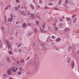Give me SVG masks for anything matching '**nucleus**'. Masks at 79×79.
Masks as SVG:
<instances>
[{
	"instance_id": "nucleus-52",
	"label": "nucleus",
	"mask_w": 79,
	"mask_h": 79,
	"mask_svg": "<svg viewBox=\"0 0 79 79\" xmlns=\"http://www.w3.org/2000/svg\"><path fill=\"white\" fill-rule=\"evenodd\" d=\"M29 58H30V57H27V60H29Z\"/></svg>"
},
{
	"instance_id": "nucleus-26",
	"label": "nucleus",
	"mask_w": 79,
	"mask_h": 79,
	"mask_svg": "<svg viewBox=\"0 0 79 79\" xmlns=\"http://www.w3.org/2000/svg\"><path fill=\"white\" fill-rule=\"evenodd\" d=\"M7 61H8V62H10V59H9V58L7 57Z\"/></svg>"
},
{
	"instance_id": "nucleus-31",
	"label": "nucleus",
	"mask_w": 79,
	"mask_h": 79,
	"mask_svg": "<svg viewBox=\"0 0 79 79\" xmlns=\"http://www.w3.org/2000/svg\"><path fill=\"white\" fill-rule=\"evenodd\" d=\"M55 30L56 31H58V28L57 27H56Z\"/></svg>"
},
{
	"instance_id": "nucleus-42",
	"label": "nucleus",
	"mask_w": 79,
	"mask_h": 79,
	"mask_svg": "<svg viewBox=\"0 0 79 79\" xmlns=\"http://www.w3.org/2000/svg\"><path fill=\"white\" fill-rule=\"evenodd\" d=\"M37 18H40V17H39V15H38L37 16H36Z\"/></svg>"
},
{
	"instance_id": "nucleus-12",
	"label": "nucleus",
	"mask_w": 79,
	"mask_h": 79,
	"mask_svg": "<svg viewBox=\"0 0 79 79\" xmlns=\"http://www.w3.org/2000/svg\"><path fill=\"white\" fill-rule=\"evenodd\" d=\"M69 28H67L64 30V31L65 32H69Z\"/></svg>"
},
{
	"instance_id": "nucleus-34",
	"label": "nucleus",
	"mask_w": 79,
	"mask_h": 79,
	"mask_svg": "<svg viewBox=\"0 0 79 79\" xmlns=\"http://www.w3.org/2000/svg\"><path fill=\"white\" fill-rule=\"evenodd\" d=\"M21 44L19 43V44L18 45V48L19 47H20V46H21Z\"/></svg>"
},
{
	"instance_id": "nucleus-23",
	"label": "nucleus",
	"mask_w": 79,
	"mask_h": 79,
	"mask_svg": "<svg viewBox=\"0 0 79 79\" xmlns=\"http://www.w3.org/2000/svg\"><path fill=\"white\" fill-rule=\"evenodd\" d=\"M15 10L17 11H18L19 10V8L18 7H15Z\"/></svg>"
},
{
	"instance_id": "nucleus-37",
	"label": "nucleus",
	"mask_w": 79,
	"mask_h": 79,
	"mask_svg": "<svg viewBox=\"0 0 79 79\" xmlns=\"http://www.w3.org/2000/svg\"><path fill=\"white\" fill-rule=\"evenodd\" d=\"M42 49H43V50H45V49H46V48H45V47H43L42 48Z\"/></svg>"
},
{
	"instance_id": "nucleus-61",
	"label": "nucleus",
	"mask_w": 79,
	"mask_h": 79,
	"mask_svg": "<svg viewBox=\"0 0 79 79\" xmlns=\"http://www.w3.org/2000/svg\"><path fill=\"white\" fill-rule=\"evenodd\" d=\"M72 17V18H74V17H75V15H73Z\"/></svg>"
},
{
	"instance_id": "nucleus-38",
	"label": "nucleus",
	"mask_w": 79,
	"mask_h": 79,
	"mask_svg": "<svg viewBox=\"0 0 79 79\" xmlns=\"http://www.w3.org/2000/svg\"><path fill=\"white\" fill-rule=\"evenodd\" d=\"M19 53H21V49L19 50Z\"/></svg>"
},
{
	"instance_id": "nucleus-46",
	"label": "nucleus",
	"mask_w": 79,
	"mask_h": 79,
	"mask_svg": "<svg viewBox=\"0 0 79 79\" xmlns=\"http://www.w3.org/2000/svg\"><path fill=\"white\" fill-rule=\"evenodd\" d=\"M55 44V43L54 42H52L51 43V44L52 45H53Z\"/></svg>"
},
{
	"instance_id": "nucleus-57",
	"label": "nucleus",
	"mask_w": 79,
	"mask_h": 79,
	"mask_svg": "<svg viewBox=\"0 0 79 79\" xmlns=\"http://www.w3.org/2000/svg\"><path fill=\"white\" fill-rule=\"evenodd\" d=\"M21 6L20 5H18V8H19H19H20V7Z\"/></svg>"
},
{
	"instance_id": "nucleus-64",
	"label": "nucleus",
	"mask_w": 79,
	"mask_h": 79,
	"mask_svg": "<svg viewBox=\"0 0 79 79\" xmlns=\"http://www.w3.org/2000/svg\"><path fill=\"white\" fill-rule=\"evenodd\" d=\"M19 12H21V10H19Z\"/></svg>"
},
{
	"instance_id": "nucleus-44",
	"label": "nucleus",
	"mask_w": 79,
	"mask_h": 79,
	"mask_svg": "<svg viewBox=\"0 0 79 79\" xmlns=\"http://www.w3.org/2000/svg\"><path fill=\"white\" fill-rule=\"evenodd\" d=\"M36 6L37 7V8H40V6L38 5Z\"/></svg>"
},
{
	"instance_id": "nucleus-15",
	"label": "nucleus",
	"mask_w": 79,
	"mask_h": 79,
	"mask_svg": "<svg viewBox=\"0 0 79 79\" xmlns=\"http://www.w3.org/2000/svg\"><path fill=\"white\" fill-rule=\"evenodd\" d=\"M71 59L70 58H68L67 60V62H68V63H70V61H71Z\"/></svg>"
},
{
	"instance_id": "nucleus-11",
	"label": "nucleus",
	"mask_w": 79,
	"mask_h": 79,
	"mask_svg": "<svg viewBox=\"0 0 79 79\" xmlns=\"http://www.w3.org/2000/svg\"><path fill=\"white\" fill-rule=\"evenodd\" d=\"M26 23H23L22 26V27L23 28H24L25 27H26Z\"/></svg>"
},
{
	"instance_id": "nucleus-24",
	"label": "nucleus",
	"mask_w": 79,
	"mask_h": 79,
	"mask_svg": "<svg viewBox=\"0 0 79 79\" xmlns=\"http://www.w3.org/2000/svg\"><path fill=\"white\" fill-rule=\"evenodd\" d=\"M48 5L50 6V5H53V3H49L48 4Z\"/></svg>"
},
{
	"instance_id": "nucleus-9",
	"label": "nucleus",
	"mask_w": 79,
	"mask_h": 79,
	"mask_svg": "<svg viewBox=\"0 0 79 79\" xmlns=\"http://www.w3.org/2000/svg\"><path fill=\"white\" fill-rule=\"evenodd\" d=\"M60 40H61V38H57L56 40V42H59V41H60Z\"/></svg>"
},
{
	"instance_id": "nucleus-45",
	"label": "nucleus",
	"mask_w": 79,
	"mask_h": 79,
	"mask_svg": "<svg viewBox=\"0 0 79 79\" xmlns=\"http://www.w3.org/2000/svg\"><path fill=\"white\" fill-rule=\"evenodd\" d=\"M1 30L2 31H4V30H3V27H2Z\"/></svg>"
},
{
	"instance_id": "nucleus-58",
	"label": "nucleus",
	"mask_w": 79,
	"mask_h": 79,
	"mask_svg": "<svg viewBox=\"0 0 79 79\" xmlns=\"http://www.w3.org/2000/svg\"><path fill=\"white\" fill-rule=\"evenodd\" d=\"M44 27H45V25H44L43 26V29H44Z\"/></svg>"
},
{
	"instance_id": "nucleus-32",
	"label": "nucleus",
	"mask_w": 79,
	"mask_h": 79,
	"mask_svg": "<svg viewBox=\"0 0 79 79\" xmlns=\"http://www.w3.org/2000/svg\"><path fill=\"white\" fill-rule=\"evenodd\" d=\"M14 51L15 52H18V49H15Z\"/></svg>"
},
{
	"instance_id": "nucleus-50",
	"label": "nucleus",
	"mask_w": 79,
	"mask_h": 79,
	"mask_svg": "<svg viewBox=\"0 0 79 79\" xmlns=\"http://www.w3.org/2000/svg\"><path fill=\"white\" fill-rule=\"evenodd\" d=\"M77 54H79V50L77 51Z\"/></svg>"
},
{
	"instance_id": "nucleus-63",
	"label": "nucleus",
	"mask_w": 79,
	"mask_h": 79,
	"mask_svg": "<svg viewBox=\"0 0 79 79\" xmlns=\"http://www.w3.org/2000/svg\"><path fill=\"white\" fill-rule=\"evenodd\" d=\"M30 13H29V12H28V15H30Z\"/></svg>"
},
{
	"instance_id": "nucleus-17",
	"label": "nucleus",
	"mask_w": 79,
	"mask_h": 79,
	"mask_svg": "<svg viewBox=\"0 0 79 79\" xmlns=\"http://www.w3.org/2000/svg\"><path fill=\"white\" fill-rule=\"evenodd\" d=\"M2 42L1 40H0V48H2Z\"/></svg>"
},
{
	"instance_id": "nucleus-29",
	"label": "nucleus",
	"mask_w": 79,
	"mask_h": 79,
	"mask_svg": "<svg viewBox=\"0 0 79 79\" xmlns=\"http://www.w3.org/2000/svg\"><path fill=\"white\" fill-rule=\"evenodd\" d=\"M68 0H65V4H68Z\"/></svg>"
},
{
	"instance_id": "nucleus-21",
	"label": "nucleus",
	"mask_w": 79,
	"mask_h": 79,
	"mask_svg": "<svg viewBox=\"0 0 79 79\" xmlns=\"http://www.w3.org/2000/svg\"><path fill=\"white\" fill-rule=\"evenodd\" d=\"M24 62V60L23 59H22L20 60L21 63H23Z\"/></svg>"
},
{
	"instance_id": "nucleus-33",
	"label": "nucleus",
	"mask_w": 79,
	"mask_h": 79,
	"mask_svg": "<svg viewBox=\"0 0 79 79\" xmlns=\"http://www.w3.org/2000/svg\"><path fill=\"white\" fill-rule=\"evenodd\" d=\"M51 37H52V39H55V37L53 35H52Z\"/></svg>"
},
{
	"instance_id": "nucleus-3",
	"label": "nucleus",
	"mask_w": 79,
	"mask_h": 79,
	"mask_svg": "<svg viewBox=\"0 0 79 79\" xmlns=\"http://www.w3.org/2000/svg\"><path fill=\"white\" fill-rule=\"evenodd\" d=\"M10 18H9L8 19V21H9V22H11L12 21V20H13V14H11L10 15Z\"/></svg>"
},
{
	"instance_id": "nucleus-49",
	"label": "nucleus",
	"mask_w": 79,
	"mask_h": 79,
	"mask_svg": "<svg viewBox=\"0 0 79 79\" xmlns=\"http://www.w3.org/2000/svg\"><path fill=\"white\" fill-rule=\"evenodd\" d=\"M23 16H26V14L25 13H24L23 14Z\"/></svg>"
},
{
	"instance_id": "nucleus-27",
	"label": "nucleus",
	"mask_w": 79,
	"mask_h": 79,
	"mask_svg": "<svg viewBox=\"0 0 79 79\" xmlns=\"http://www.w3.org/2000/svg\"><path fill=\"white\" fill-rule=\"evenodd\" d=\"M41 31L42 32H44V33H45L46 32H47L46 31H44V30H42V29H40Z\"/></svg>"
},
{
	"instance_id": "nucleus-5",
	"label": "nucleus",
	"mask_w": 79,
	"mask_h": 79,
	"mask_svg": "<svg viewBox=\"0 0 79 79\" xmlns=\"http://www.w3.org/2000/svg\"><path fill=\"white\" fill-rule=\"evenodd\" d=\"M36 58V61L38 63H39L40 62V59L39 58V57L36 56L35 57Z\"/></svg>"
},
{
	"instance_id": "nucleus-8",
	"label": "nucleus",
	"mask_w": 79,
	"mask_h": 79,
	"mask_svg": "<svg viewBox=\"0 0 79 79\" xmlns=\"http://www.w3.org/2000/svg\"><path fill=\"white\" fill-rule=\"evenodd\" d=\"M68 52H71V47L70 46H69L68 48Z\"/></svg>"
},
{
	"instance_id": "nucleus-59",
	"label": "nucleus",
	"mask_w": 79,
	"mask_h": 79,
	"mask_svg": "<svg viewBox=\"0 0 79 79\" xmlns=\"http://www.w3.org/2000/svg\"><path fill=\"white\" fill-rule=\"evenodd\" d=\"M9 79H13V78H12V77H10L9 78Z\"/></svg>"
},
{
	"instance_id": "nucleus-20",
	"label": "nucleus",
	"mask_w": 79,
	"mask_h": 79,
	"mask_svg": "<svg viewBox=\"0 0 79 79\" xmlns=\"http://www.w3.org/2000/svg\"><path fill=\"white\" fill-rule=\"evenodd\" d=\"M34 31L35 33H37V30L35 28L34 29Z\"/></svg>"
},
{
	"instance_id": "nucleus-14",
	"label": "nucleus",
	"mask_w": 79,
	"mask_h": 79,
	"mask_svg": "<svg viewBox=\"0 0 79 79\" xmlns=\"http://www.w3.org/2000/svg\"><path fill=\"white\" fill-rule=\"evenodd\" d=\"M22 73V72L21 71H18L17 72V74H18V75H21V74Z\"/></svg>"
},
{
	"instance_id": "nucleus-39",
	"label": "nucleus",
	"mask_w": 79,
	"mask_h": 79,
	"mask_svg": "<svg viewBox=\"0 0 79 79\" xmlns=\"http://www.w3.org/2000/svg\"><path fill=\"white\" fill-rule=\"evenodd\" d=\"M66 19L68 21H69V20L70 19V18L67 17L66 18Z\"/></svg>"
},
{
	"instance_id": "nucleus-10",
	"label": "nucleus",
	"mask_w": 79,
	"mask_h": 79,
	"mask_svg": "<svg viewBox=\"0 0 79 79\" xmlns=\"http://www.w3.org/2000/svg\"><path fill=\"white\" fill-rule=\"evenodd\" d=\"M34 15V14H31V19H35Z\"/></svg>"
},
{
	"instance_id": "nucleus-40",
	"label": "nucleus",
	"mask_w": 79,
	"mask_h": 79,
	"mask_svg": "<svg viewBox=\"0 0 79 79\" xmlns=\"http://www.w3.org/2000/svg\"><path fill=\"white\" fill-rule=\"evenodd\" d=\"M54 9L55 10H58L57 8H54Z\"/></svg>"
},
{
	"instance_id": "nucleus-56",
	"label": "nucleus",
	"mask_w": 79,
	"mask_h": 79,
	"mask_svg": "<svg viewBox=\"0 0 79 79\" xmlns=\"http://www.w3.org/2000/svg\"><path fill=\"white\" fill-rule=\"evenodd\" d=\"M60 21H63V19H60Z\"/></svg>"
},
{
	"instance_id": "nucleus-6",
	"label": "nucleus",
	"mask_w": 79,
	"mask_h": 79,
	"mask_svg": "<svg viewBox=\"0 0 79 79\" xmlns=\"http://www.w3.org/2000/svg\"><path fill=\"white\" fill-rule=\"evenodd\" d=\"M71 65L72 67V68L73 69V68H74V61L72 62L71 63Z\"/></svg>"
},
{
	"instance_id": "nucleus-43",
	"label": "nucleus",
	"mask_w": 79,
	"mask_h": 79,
	"mask_svg": "<svg viewBox=\"0 0 79 79\" xmlns=\"http://www.w3.org/2000/svg\"><path fill=\"white\" fill-rule=\"evenodd\" d=\"M16 0V2L17 3H19V0Z\"/></svg>"
},
{
	"instance_id": "nucleus-28",
	"label": "nucleus",
	"mask_w": 79,
	"mask_h": 79,
	"mask_svg": "<svg viewBox=\"0 0 79 79\" xmlns=\"http://www.w3.org/2000/svg\"><path fill=\"white\" fill-rule=\"evenodd\" d=\"M19 70L20 71H21V72H22V71L23 70L22 69V67L19 68Z\"/></svg>"
},
{
	"instance_id": "nucleus-4",
	"label": "nucleus",
	"mask_w": 79,
	"mask_h": 79,
	"mask_svg": "<svg viewBox=\"0 0 79 79\" xmlns=\"http://www.w3.org/2000/svg\"><path fill=\"white\" fill-rule=\"evenodd\" d=\"M18 68L15 67H13L12 69V71L14 73H16V71H18Z\"/></svg>"
},
{
	"instance_id": "nucleus-60",
	"label": "nucleus",
	"mask_w": 79,
	"mask_h": 79,
	"mask_svg": "<svg viewBox=\"0 0 79 79\" xmlns=\"http://www.w3.org/2000/svg\"><path fill=\"white\" fill-rule=\"evenodd\" d=\"M54 26H56V23L54 24Z\"/></svg>"
},
{
	"instance_id": "nucleus-13",
	"label": "nucleus",
	"mask_w": 79,
	"mask_h": 79,
	"mask_svg": "<svg viewBox=\"0 0 79 79\" xmlns=\"http://www.w3.org/2000/svg\"><path fill=\"white\" fill-rule=\"evenodd\" d=\"M30 6L31 9H32L33 10H34L35 9L34 7V6H33V5H32V4H30Z\"/></svg>"
},
{
	"instance_id": "nucleus-62",
	"label": "nucleus",
	"mask_w": 79,
	"mask_h": 79,
	"mask_svg": "<svg viewBox=\"0 0 79 79\" xmlns=\"http://www.w3.org/2000/svg\"><path fill=\"white\" fill-rule=\"evenodd\" d=\"M77 33H79V30L77 31Z\"/></svg>"
},
{
	"instance_id": "nucleus-30",
	"label": "nucleus",
	"mask_w": 79,
	"mask_h": 79,
	"mask_svg": "<svg viewBox=\"0 0 79 79\" xmlns=\"http://www.w3.org/2000/svg\"><path fill=\"white\" fill-rule=\"evenodd\" d=\"M39 2L40 4H41L42 3V0H40Z\"/></svg>"
},
{
	"instance_id": "nucleus-19",
	"label": "nucleus",
	"mask_w": 79,
	"mask_h": 79,
	"mask_svg": "<svg viewBox=\"0 0 79 79\" xmlns=\"http://www.w3.org/2000/svg\"><path fill=\"white\" fill-rule=\"evenodd\" d=\"M10 70H9L7 71V73L8 75H10V74H11V72H10Z\"/></svg>"
},
{
	"instance_id": "nucleus-47",
	"label": "nucleus",
	"mask_w": 79,
	"mask_h": 79,
	"mask_svg": "<svg viewBox=\"0 0 79 79\" xmlns=\"http://www.w3.org/2000/svg\"><path fill=\"white\" fill-rule=\"evenodd\" d=\"M10 6H11L10 5H7L8 8H10Z\"/></svg>"
},
{
	"instance_id": "nucleus-7",
	"label": "nucleus",
	"mask_w": 79,
	"mask_h": 79,
	"mask_svg": "<svg viewBox=\"0 0 79 79\" xmlns=\"http://www.w3.org/2000/svg\"><path fill=\"white\" fill-rule=\"evenodd\" d=\"M77 20V18H76V17L73 20V23H74V24H75V23H76V22Z\"/></svg>"
},
{
	"instance_id": "nucleus-48",
	"label": "nucleus",
	"mask_w": 79,
	"mask_h": 79,
	"mask_svg": "<svg viewBox=\"0 0 79 79\" xmlns=\"http://www.w3.org/2000/svg\"><path fill=\"white\" fill-rule=\"evenodd\" d=\"M27 25L28 26H31V24L30 23H27Z\"/></svg>"
},
{
	"instance_id": "nucleus-55",
	"label": "nucleus",
	"mask_w": 79,
	"mask_h": 79,
	"mask_svg": "<svg viewBox=\"0 0 79 79\" xmlns=\"http://www.w3.org/2000/svg\"><path fill=\"white\" fill-rule=\"evenodd\" d=\"M8 7H6L5 8V10H7V9H8Z\"/></svg>"
},
{
	"instance_id": "nucleus-35",
	"label": "nucleus",
	"mask_w": 79,
	"mask_h": 79,
	"mask_svg": "<svg viewBox=\"0 0 79 79\" xmlns=\"http://www.w3.org/2000/svg\"><path fill=\"white\" fill-rule=\"evenodd\" d=\"M33 1L34 3H35V2H37V0H33Z\"/></svg>"
},
{
	"instance_id": "nucleus-36",
	"label": "nucleus",
	"mask_w": 79,
	"mask_h": 79,
	"mask_svg": "<svg viewBox=\"0 0 79 79\" xmlns=\"http://www.w3.org/2000/svg\"><path fill=\"white\" fill-rule=\"evenodd\" d=\"M44 8L45 9H49V8L47 7V6H45V7H44Z\"/></svg>"
},
{
	"instance_id": "nucleus-18",
	"label": "nucleus",
	"mask_w": 79,
	"mask_h": 79,
	"mask_svg": "<svg viewBox=\"0 0 79 79\" xmlns=\"http://www.w3.org/2000/svg\"><path fill=\"white\" fill-rule=\"evenodd\" d=\"M32 35V32H30L29 33H28V35L29 36H31V35Z\"/></svg>"
},
{
	"instance_id": "nucleus-53",
	"label": "nucleus",
	"mask_w": 79,
	"mask_h": 79,
	"mask_svg": "<svg viewBox=\"0 0 79 79\" xmlns=\"http://www.w3.org/2000/svg\"><path fill=\"white\" fill-rule=\"evenodd\" d=\"M62 19H64L65 18V17L64 16H63L62 17Z\"/></svg>"
},
{
	"instance_id": "nucleus-54",
	"label": "nucleus",
	"mask_w": 79,
	"mask_h": 79,
	"mask_svg": "<svg viewBox=\"0 0 79 79\" xmlns=\"http://www.w3.org/2000/svg\"><path fill=\"white\" fill-rule=\"evenodd\" d=\"M19 23V22H18V21L16 22V24H18Z\"/></svg>"
},
{
	"instance_id": "nucleus-51",
	"label": "nucleus",
	"mask_w": 79,
	"mask_h": 79,
	"mask_svg": "<svg viewBox=\"0 0 79 79\" xmlns=\"http://www.w3.org/2000/svg\"><path fill=\"white\" fill-rule=\"evenodd\" d=\"M55 50H58V49L57 48H55Z\"/></svg>"
},
{
	"instance_id": "nucleus-16",
	"label": "nucleus",
	"mask_w": 79,
	"mask_h": 79,
	"mask_svg": "<svg viewBox=\"0 0 79 79\" xmlns=\"http://www.w3.org/2000/svg\"><path fill=\"white\" fill-rule=\"evenodd\" d=\"M9 40H11V41H13V37L11 36L9 38Z\"/></svg>"
},
{
	"instance_id": "nucleus-2",
	"label": "nucleus",
	"mask_w": 79,
	"mask_h": 79,
	"mask_svg": "<svg viewBox=\"0 0 79 79\" xmlns=\"http://www.w3.org/2000/svg\"><path fill=\"white\" fill-rule=\"evenodd\" d=\"M35 48L36 50H38L39 49V43H36L35 44Z\"/></svg>"
},
{
	"instance_id": "nucleus-22",
	"label": "nucleus",
	"mask_w": 79,
	"mask_h": 79,
	"mask_svg": "<svg viewBox=\"0 0 79 79\" xmlns=\"http://www.w3.org/2000/svg\"><path fill=\"white\" fill-rule=\"evenodd\" d=\"M62 2V0H59L58 3V5H60L61 4V2Z\"/></svg>"
},
{
	"instance_id": "nucleus-25",
	"label": "nucleus",
	"mask_w": 79,
	"mask_h": 79,
	"mask_svg": "<svg viewBox=\"0 0 79 79\" xmlns=\"http://www.w3.org/2000/svg\"><path fill=\"white\" fill-rule=\"evenodd\" d=\"M36 24L38 25L39 24V22L37 21H36Z\"/></svg>"
},
{
	"instance_id": "nucleus-41",
	"label": "nucleus",
	"mask_w": 79,
	"mask_h": 79,
	"mask_svg": "<svg viewBox=\"0 0 79 79\" xmlns=\"http://www.w3.org/2000/svg\"><path fill=\"white\" fill-rule=\"evenodd\" d=\"M23 11H22L21 13H20V15H23Z\"/></svg>"
},
{
	"instance_id": "nucleus-1",
	"label": "nucleus",
	"mask_w": 79,
	"mask_h": 79,
	"mask_svg": "<svg viewBox=\"0 0 79 79\" xmlns=\"http://www.w3.org/2000/svg\"><path fill=\"white\" fill-rule=\"evenodd\" d=\"M5 41L7 45L8 50L10 49V51L9 50H8L9 54L10 55H13V49H12V48H11V47L10 46V43L8 42V41L6 39L5 40Z\"/></svg>"
}]
</instances>
